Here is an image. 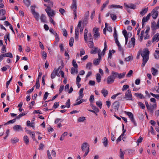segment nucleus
Instances as JSON below:
<instances>
[{
    "label": "nucleus",
    "instance_id": "obj_58",
    "mask_svg": "<svg viewBox=\"0 0 159 159\" xmlns=\"http://www.w3.org/2000/svg\"><path fill=\"white\" fill-rule=\"evenodd\" d=\"M92 66V63L91 62L88 63L86 65V67L89 69H91Z\"/></svg>",
    "mask_w": 159,
    "mask_h": 159
},
{
    "label": "nucleus",
    "instance_id": "obj_56",
    "mask_svg": "<svg viewBox=\"0 0 159 159\" xmlns=\"http://www.w3.org/2000/svg\"><path fill=\"white\" fill-rule=\"evenodd\" d=\"M35 104V102L34 101H32L30 103H29V108L30 109L32 108V106H34Z\"/></svg>",
    "mask_w": 159,
    "mask_h": 159
},
{
    "label": "nucleus",
    "instance_id": "obj_20",
    "mask_svg": "<svg viewBox=\"0 0 159 159\" xmlns=\"http://www.w3.org/2000/svg\"><path fill=\"white\" fill-rule=\"evenodd\" d=\"M159 40V33H157L155 35L153 36L152 40V42H153L155 41H158Z\"/></svg>",
    "mask_w": 159,
    "mask_h": 159
},
{
    "label": "nucleus",
    "instance_id": "obj_30",
    "mask_svg": "<svg viewBox=\"0 0 159 159\" xmlns=\"http://www.w3.org/2000/svg\"><path fill=\"white\" fill-rule=\"evenodd\" d=\"M122 33L125 38V44H126L127 43L128 39V38L127 35V31L125 30H124L122 31Z\"/></svg>",
    "mask_w": 159,
    "mask_h": 159
},
{
    "label": "nucleus",
    "instance_id": "obj_59",
    "mask_svg": "<svg viewBox=\"0 0 159 159\" xmlns=\"http://www.w3.org/2000/svg\"><path fill=\"white\" fill-rule=\"evenodd\" d=\"M85 51L84 49H80V55L81 57L83 55L85 54Z\"/></svg>",
    "mask_w": 159,
    "mask_h": 159
},
{
    "label": "nucleus",
    "instance_id": "obj_9",
    "mask_svg": "<svg viewBox=\"0 0 159 159\" xmlns=\"http://www.w3.org/2000/svg\"><path fill=\"white\" fill-rule=\"evenodd\" d=\"M72 4L70 6V8L73 10V12L77 11V0H72Z\"/></svg>",
    "mask_w": 159,
    "mask_h": 159
},
{
    "label": "nucleus",
    "instance_id": "obj_25",
    "mask_svg": "<svg viewBox=\"0 0 159 159\" xmlns=\"http://www.w3.org/2000/svg\"><path fill=\"white\" fill-rule=\"evenodd\" d=\"M102 143L105 147H107L108 144V141L107 138L105 137L102 139Z\"/></svg>",
    "mask_w": 159,
    "mask_h": 159
},
{
    "label": "nucleus",
    "instance_id": "obj_23",
    "mask_svg": "<svg viewBox=\"0 0 159 159\" xmlns=\"http://www.w3.org/2000/svg\"><path fill=\"white\" fill-rule=\"evenodd\" d=\"M109 7L110 8H120L121 9L123 8V7L122 6H120L118 5H114L112 4L109 6Z\"/></svg>",
    "mask_w": 159,
    "mask_h": 159
},
{
    "label": "nucleus",
    "instance_id": "obj_45",
    "mask_svg": "<svg viewBox=\"0 0 159 159\" xmlns=\"http://www.w3.org/2000/svg\"><path fill=\"white\" fill-rule=\"evenodd\" d=\"M19 141V139H18L16 138H12L11 139V142L13 143H16L17 142Z\"/></svg>",
    "mask_w": 159,
    "mask_h": 159
},
{
    "label": "nucleus",
    "instance_id": "obj_27",
    "mask_svg": "<svg viewBox=\"0 0 159 159\" xmlns=\"http://www.w3.org/2000/svg\"><path fill=\"white\" fill-rule=\"evenodd\" d=\"M101 93L104 97H106L108 94L107 90L105 89H102Z\"/></svg>",
    "mask_w": 159,
    "mask_h": 159
},
{
    "label": "nucleus",
    "instance_id": "obj_46",
    "mask_svg": "<svg viewBox=\"0 0 159 159\" xmlns=\"http://www.w3.org/2000/svg\"><path fill=\"white\" fill-rule=\"evenodd\" d=\"M77 72L78 71L77 68H75L73 67H72L71 68V72L72 74L77 73Z\"/></svg>",
    "mask_w": 159,
    "mask_h": 159
},
{
    "label": "nucleus",
    "instance_id": "obj_34",
    "mask_svg": "<svg viewBox=\"0 0 159 159\" xmlns=\"http://www.w3.org/2000/svg\"><path fill=\"white\" fill-rule=\"evenodd\" d=\"M101 58H98V59H96L93 61V64L96 65H97L99 63Z\"/></svg>",
    "mask_w": 159,
    "mask_h": 159
},
{
    "label": "nucleus",
    "instance_id": "obj_17",
    "mask_svg": "<svg viewBox=\"0 0 159 159\" xmlns=\"http://www.w3.org/2000/svg\"><path fill=\"white\" fill-rule=\"evenodd\" d=\"M115 110L118 111L120 107V103L118 101H116L112 104Z\"/></svg>",
    "mask_w": 159,
    "mask_h": 159
},
{
    "label": "nucleus",
    "instance_id": "obj_37",
    "mask_svg": "<svg viewBox=\"0 0 159 159\" xmlns=\"http://www.w3.org/2000/svg\"><path fill=\"white\" fill-rule=\"evenodd\" d=\"M126 74V72H124L122 73H121L120 74L118 73V78L119 79H121L123 78L125 75Z\"/></svg>",
    "mask_w": 159,
    "mask_h": 159
},
{
    "label": "nucleus",
    "instance_id": "obj_10",
    "mask_svg": "<svg viewBox=\"0 0 159 159\" xmlns=\"http://www.w3.org/2000/svg\"><path fill=\"white\" fill-rule=\"evenodd\" d=\"M99 29L97 28H95L93 29L94 38L95 39H98L100 36V34L98 32Z\"/></svg>",
    "mask_w": 159,
    "mask_h": 159
},
{
    "label": "nucleus",
    "instance_id": "obj_40",
    "mask_svg": "<svg viewBox=\"0 0 159 159\" xmlns=\"http://www.w3.org/2000/svg\"><path fill=\"white\" fill-rule=\"evenodd\" d=\"M144 33V31L143 30L141 31L140 34L139 36V40L140 41H142L143 38V34Z\"/></svg>",
    "mask_w": 159,
    "mask_h": 159
},
{
    "label": "nucleus",
    "instance_id": "obj_51",
    "mask_svg": "<svg viewBox=\"0 0 159 159\" xmlns=\"http://www.w3.org/2000/svg\"><path fill=\"white\" fill-rule=\"evenodd\" d=\"M85 100H80V101L76 102L75 103L73 104L74 106H76L82 103L83 102H85Z\"/></svg>",
    "mask_w": 159,
    "mask_h": 159
},
{
    "label": "nucleus",
    "instance_id": "obj_6",
    "mask_svg": "<svg viewBox=\"0 0 159 159\" xmlns=\"http://www.w3.org/2000/svg\"><path fill=\"white\" fill-rule=\"evenodd\" d=\"M35 6H31V11L35 18L37 20H38L39 18V14L35 11Z\"/></svg>",
    "mask_w": 159,
    "mask_h": 159
},
{
    "label": "nucleus",
    "instance_id": "obj_12",
    "mask_svg": "<svg viewBox=\"0 0 159 159\" xmlns=\"http://www.w3.org/2000/svg\"><path fill=\"white\" fill-rule=\"evenodd\" d=\"M135 45V39L134 38H132L131 41H129L128 44L129 48H134Z\"/></svg>",
    "mask_w": 159,
    "mask_h": 159
},
{
    "label": "nucleus",
    "instance_id": "obj_62",
    "mask_svg": "<svg viewBox=\"0 0 159 159\" xmlns=\"http://www.w3.org/2000/svg\"><path fill=\"white\" fill-rule=\"evenodd\" d=\"M24 2L25 5L27 7H29L30 5V2L28 0H24Z\"/></svg>",
    "mask_w": 159,
    "mask_h": 159
},
{
    "label": "nucleus",
    "instance_id": "obj_35",
    "mask_svg": "<svg viewBox=\"0 0 159 159\" xmlns=\"http://www.w3.org/2000/svg\"><path fill=\"white\" fill-rule=\"evenodd\" d=\"M107 44L106 42L105 41L104 42V48L102 51V55H104L105 53V51L107 50Z\"/></svg>",
    "mask_w": 159,
    "mask_h": 159
},
{
    "label": "nucleus",
    "instance_id": "obj_48",
    "mask_svg": "<svg viewBox=\"0 0 159 159\" xmlns=\"http://www.w3.org/2000/svg\"><path fill=\"white\" fill-rule=\"evenodd\" d=\"M74 39L73 38V37L71 38L70 39L69 42V45L70 47H72L73 46V43H74Z\"/></svg>",
    "mask_w": 159,
    "mask_h": 159
},
{
    "label": "nucleus",
    "instance_id": "obj_63",
    "mask_svg": "<svg viewBox=\"0 0 159 159\" xmlns=\"http://www.w3.org/2000/svg\"><path fill=\"white\" fill-rule=\"evenodd\" d=\"M91 107H92V109L94 111H95L96 112H99V109L96 107L95 106H94L93 105L92 106H91Z\"/></svg>",
    "mask_w": 159,
    "mask_h": 159
},
{
    "label": "nucleus",
    "instance_id": "obj_8",
    "mask_svg": "<svg viewBox=\"0 0 159 159\" xmlns=\"http://www.w3.org/2000/svg\"><path fill=\"white\" fill-rule=\"evenodd\" d=\"M44 2L45 3L44 4V6L46 7L47 8H51L53 6V2L50 0H43Z\"/></svg>",
    "mask_w": 159,
    "mask_h": 159
},
{
    "label": "nucleus",
    "instance_id": "obj_2",
    "mask_svg": "<svg viewBox=\"0 0 159 159\" xmlns=\"http://www.w3.org/2000/svg\"><path fill=\"white\" fill-rule=\"evenodd\" d=\"M151 102L152 103V104H150V106L149 105L148 102L145 101V103L148 110H149L150 112L152 114L153 113L154 109L157 108V104L156 100H150Z\"/></svg>",
    "mask_w": 159,
    "mask_h": 159
},
{
    "label": "nucleus",
    "instance_id": "obj_31",
    "mask_svg": "<svg viewBox=\"0 0 159 159\" xmlns=\"http://www.w3.org/2000/svg\"><path fill=\"white\" fill-rule=\"evenodd\" d=\"M23 139L25 143L27 145L29 144V140L28 136L27 135H25L24 136Z\"/></svg>",
    "mask_w": 159,
    "mask_h": 159
},
{
    "label": "nucleus",
    "instance_id": "obj_39",
    "mask_svg": "<svg viewBox=\"0 0 159 159\" xmlns=\"http://www.w3.org/2000/svg\"><path fill=\"white\" fill-rule=\"evenodd\" d=\"M120 158L121 159H124L125 152L122 151V149H120Z\"/></svg>",
    "mask_w": 159,
    "mask_h": 159
},
{
    "label": "nucleus",
    "instance_id": "obj_19",
    "mask_svg": "<svg viewBox=\"0 0 159 159\" xmlns=\"http://www.w3.org/2000/svg\"><path fill=\"white\" fill-rule=\"evenodd\" d=\"M114 81V78L111 75L109 76L107 79V83L108 84H111L113 83Z\"/></svg>",
    "mask_w": 159,
    "mask_h": 159
},
{
    "label": "nucleus",
    "instance_id": "obj_4",
    "mask_svg": "<svg viewBox=\"0 0 159 159\" xmlns=\"http://www.w3.org/2000/svg\"><path fill=\"white\" fill-rule=\"evenodd\" d=\"M61 67L59 66L58 68H55L51 75V77L53 79L56 76H60V75L58 73L59 70L61 69Z\"/></svg>",
    "mask_w": 159,
    "mask_h": 159
},
{
    "label": "nucleus",
    "instance_id": "obj_43",
    "mask_svg": "<svg viewBox=\"0 0 159 159\" xmlns=\"http://www.w3.org/2000/svg\"><path fill=\"white\" fill-rule=\"evenodd\" d=\"M4 57H7L12 58L13 57V56L12 54L10 52H8L5 54H4Z\"/></svg>",
    "mask_w": 159,
    "mask_h": 159
},
{
    "label": "nucleus",
    "instance_id": "obj_11",
    "mask_svg": "<svg viewBox=\"0 0 159 159\" xmlns=\"http://www.w3.org/2000/svg\"><path fill=\"white\" fill-rule=\"evenodd\" d=\"M151 16V14L150 13L148 14L146 17H144L142 20V26L143 27L144 26L145 23L147 22L150 19V16Z\"/></svg>",
    "mask_w": 159,
    "mask_h": 159
},
{
    "label": "nucleus",
    "instance_id": "obj_16",
    "mask_svg": "<svg viewBox=\"0 0 159 159\" xmlns=\"http://www.w3.org/2000/svg\"><path fill=\"white\" fill-rule=\"evenodd\" d=\"M125 97L126 98L132 99V95L131 91L130 89H128L125 93Z\"/></svg>",
    "mask_w": 159,
    "mask_h": 159
},
{
    "label": "nucleus",
    "instance_id": "obj_28",
    "mask_svg": "<svg viewBox=\"0 0 159 159\" xmlns=\"http://www.w3.org/2000/svg\"><path fill=\"white\" fill-rule=\"evenodd\" d=\"M115 52V51L114 50H110L108 55V59H111L112 57V54Z\"/></svg>",
    "mask_w": 159,
    "mask_h": 159
},
{
    "label": "nucleus",
    "instance_id": "obj_21",
    "mask_svg": "<svg viewBox=\"0 0 159 159\" xmlns=\"http://www.w3.org/2000/svg\"><path fill=\"white\" fill-rule=\"evenodd\" d=\"M13 129L15 131H22L23 129L21 125H16L13 127Z\"/></svg>",
    "mask_w": 159,
    "mask_h": 159
},
{
    "label": "nucleus",
    "instance_id": "obj_36",
    "mask_svg": "<svg viewBox=\"0 0 159 159\" xmlns=\"http://www.w3.org/2000/svg\"><path fill=\"white\" fill-rule=\"evenodd\" d=\"M151 72L153 75H155L157 74V70L153 67H152L151 69Z\"/></svg>",
    "mask_w": 159,
    "mask_h": 159
},
{
    "label": "nucleus",
    "instance_id": "obj_14",
    "mask_svg": "<svg viewBox=\"0 0 159 159\" xmlns=\"http://www.w3.org/2000/svg\"><path fill=\"white\" fill-rule=\"evenodd\" d=\"M124 5L125 9L127 10L129 8L134 9L136 8V6L132 4H127L126 3H124Z\"/></svg>",
    "mask_w": 159,
    "mask_h": 159
},
{
    "label": "nucleus",
    "instance_id": "obj_13",
    "mask_svg": "<svg viewBox=\"0 0 159 159\" xmlns=\"http://www.w3.org/2000/svg\"><path fill=\"white\" fill-rule=\"evenodd\" d=\"M152 15V18L154 19H156L157 17L158 13V11L155 9H153L150 13Z\"/></svg>",
    "mask_w": 159,
    "mask_h": 159
},
{
    "label": "nucleus",
    "instance_id": "obj_55",
    "mask_svg": "<svg viewBox=\"0 0 159 159\" xmlns=\"http://www.w3.org/2000/svg\"><path fill=\"white\" fill-rule=\"evenodd\" d=\"M97 105L98 107L100 108H101L102 106V102L100 101H98L96 102Z\"/></svg>",
    "mask_w": 159,
    "mask_h": 159
},
{
    "label": "nucleus",
    "instance_id": "obj_24",
    "mask_svg": "<svg viewBox=\"0 0 159 159\" xmlns=\"http://www.w3.org/2000/svg\"><path fill=\"white\" fill-rule=\"evenodd\" d=\"M122 130H123V133L121 134V136H124L123 137H122V139L124 141H125L123 139H125L126 137V136L125 134V133L126 132L125 129H124V126L123 124H122Z\"/></svg>",
    "mask_w": 159,
    "mask_h": 159
},
{
    "label": "nucleus",
    "instance_id": "obj_53",
    "mask_svg": "<svg viewBox=\"0 0 159 159\" xmlns=\"http://www.w3.org/2000/svg\"><path fill=\"white\" fill-rule=\"evenodd\" d=\"M148 60L147 59H143V63L142 64L141 66L142 67H143L145 66L146 63L147 62V61Z\"/></svg>",
    "mask_w": 159,
    "mask_h": 159
},
{
    "label": "nucleus",
    "instance_id": "obj_44",
    "mask_svg": "<svg viewBox=\"0 0 159 159\" xmlns=\"http://www.w3.org/2000/svg\"><path fill=\"white\" fill-rule=\"evenodd\" d=\"M111 74L112 75L111 76L113 77L114 79L118 77V73L117 72L112 71L111 73Z\"/></svg>",
    "mask_w": 159,
    "mask_h": 159
},
{
    "label": "nucleus",
    "instance_id": "obj_41",
    "mask_svg": "<svg viewBox=\"0 0 159 159\" xmlns=\"http://www.w3.org/2000/svg\"><path fill=\"white\" fill-rule=\"evenodd\" d=\"M101 77L99 74H97L96 75V79L97 81L99 83L101 81Z\"/></svg>",
    "mask_w": 159,
    "mask_h": 159
},
{
    "label": "nucleus",
    "instance_id": "obj_26",
    "mask_svg": "<svg viewBox=\"0 0 159 159\" xmlns=\"http://www.w3.org/2000/svg\"><path fill=\"white\" fill-rule=\"evenodd\" d=\"M88 30L87 29H85L84 31V38L86 42H87L88 40Z\"/></svg>",
    "mask_w": 159,
    "mask_h": 159
},
{
    "label": "nucleus",
    "instance_id": "obj_15",
    "mask_svg": "<svg viewBox=\"0 0 159 159\" xmlns=\"http://www.w3.org/2000/svg\"><path fill=\"white\" fill-rule=\"evenodd\" d=\"M145 93L146 96L148 97L149 98L150 97V95H151L153 97L157 99H159V94H155L152 93H149L148 91L146 90L145 91Z\"/></svg>",
    "mask_w": 159,
    "mask_h": 159
},
{
    "label": "nucleus",
    "instance_id": "obj_5",
    "mask_svg": "<svg viewBox=\"0 0 159 159\" xmlns=\"http://www.w3.org/2000/svg\"><path fill=\"white\" fill-rule=\"evenodd\" d=\"M51 8H48L45 9L48 16L50 18L54 16L55 14V12L54 10L52 9Z\"/></svg>",
    "mask_w": 159,
    "mask_h": 159
},
{
    "label": "nucleus",
    "instance_id": "obj_1",
    "mask_svg": "<svg viewBox=\"0 0 159 159\" xmlns=\"http://www.w3.org/2000/svg\"><path fill=\"white\" fill-rule=\"evenodd\" d=\"M82 22V20L79 21V23L77 25V26L75 29V40L77 41L79 39V30L80 29V33L82 34V33L84 27L83 26H81V24Z\"/></svg>",
    "mask_w": 159,
    "mask_h": 159
},
{
    "label": "nucleus",
    "instance_id": "obj_64",
    "mask_svg": "<svg viewBox=\"0 0 159 159\" xmlns=\"http://www.w3.org/2000/svg\"><path fill=\"white\" fill-rule=\"evenodd\" d=\"M72 65L75 68H77L78 67L76 61L74 60L72 61Z\"/></svg>",
    "mask_w": 159,
    "mask_h": 159
},
{
    "label": "nucleus",
    "instance_id": "obj_22",
    "mask_svg": "<svg viewBox=\"0 0 159 159\" xmlns=\"http://www.w3.org/2000/svg\"><path fill=\"white\" fill-rule=\"evenodd\" d=\"M124 112L125 114H126L128 116L130 120L134 118V115L131 112L129 111H125Z\"/></svg>",
    "mask_w": 159,
    "mask_h": 159
},
{
    "label": "nucleus",
    "instance_id": "obj_54",
    "mask_svg": "<svg viewBox=\"0 0 159 159\" xmlns=\"http://www.w3.org/2000/svg\"><path fill=\"white\" fill-rule=\"evenodd\" d=\"M59 11L60 13L62 15H64L66 13L65 10L64 9L61 8H60L59 9Z\"/></svg>",
    "mask_w": 159,
    "mask_h": 159
},
{
    "label": "nucleus",
    "instance_id": "obj_49",
    "mask_svg": "<svg viewBox=\"0 0 159 159\" xmlns=\"http://www.w3.org/2000/svg\"><path fill=\"white\" fill-rule=\"evenodd\" d=\"M88 45L89 47L90 48H92L93 47V41L90 40L88 42Z\"/></svg>",
    "mask_w": 159,
    "mask_h": 159
},
{
    "label": "nucleus",
    "instance_id": "obj_47",
    "mask_svg": "<svg viewBox=\"0 0 159 159\" xmlns=\"http://www.w3.org/2000/svg\"><path fill=\"white\" fill-rule=\"evenodd\" d=\"M85 117H80L77 119L78 122H83L85 120Z\"/></svg>",
    "mask_w": 159,
    "mask_h": 159
},
{
    "label": "nucleus",
    "instance_id": "obj_61",
    "mask_svg": "<svg viewBox=\"0 0 159 159\" xmlns=\"http://www.w3.org/2000/svg\"><path fill=\"white\" fill-rule=\"evenodd\" d=\"M138 104L142 109H143L145 108V107L144 105L141 102H139Z\"/></svg>",
    "mask_w": 159,
    "mask_h": 159
},
{
    "label": "nucleus",
    "instance_id": "obj_29",
    "mask_svg": "<svg viewBox=\"0 0 159 159\" xmlns=\"http://www.w3.org/2000/svg\"><path fill=\"white\" fill-rule=\"evenodd\" d=\"M92 48L90 52V53L93 54H96L97 52L98 49L96 47H94Z\"/></svg>",
    "mask_w": 159,
    "mask_h": 159
},
{
    "label": "nucleus",
    "instance_id": "obj_60",
    "mask_svg": "<svg viewBox=\"0 0 159 159\" xmlns=\"http://www.w3.org/2000/svg\"><path fill=\"white\" fill-rule=\"evenodd\" d=\"M133 59L132 56H129L125 58V60L127 61H129Z\"/></svg>",
    "mask_w": 159,
    "mask_h": 159
},
{
    "label": "nucleus",
    "instance_id": "obj_50",
    "mask_svg": "<svg viewBox=\"0 0 159 159\" xmlns=\"http://www.w3.org/2000/svg\"><path fill=\"white\" fill-rule=\"evenodd\" d=\"M46 18V16L43 14H42L40 17V19L41 20V21L43 22H45Z\"/></svg>",
    "mask_w": 159,
    "mask_h": 159
},
{
    "label": "nucleus",
    "instance_id": "obj_33",
    "mask_svg": "<svg viewBox=\"0 0 159 159\" xmlns=\"http://www.w3.org/2000/svg\"><path fill=\"white\" fill-rule=\"evenodd\" d=\"M148 8H146L143 9L140 12V14L142 16H143L148 11Z\"/></svg>",
    "mask_w": 159,
    "mask_h": 159
},
{
    "label": "nucleus",
    "instance_id": "obj_7",
    "mask_svg": "<svg viewBox=\"0 0 159 159\" xmlns=\"http://www.w3.org/2000/svg\"><path fill=\"white\" fill-rule=\"evenodd\" d=\"M151 29L152 30H155L159 29V18L157 20V23L155 21L152 23Z\"/></svg>",
    "mask_w": 159,
    "mask_h": 159
},
{
    "label": "nucleus",
    "instance_id": "obj_18",
    "mask_svg": "<svg viewBox=\"0 0 159 159\" xmlns=\"http://www.w3.org/2000/svg\"><path fill=\"white\" fill-rule=\"evenodd\" d=\"M81 148L83 151H84L86 148H87V150H88V148L89 149V145L87 143H83L81 147Z\"/></svg>",
    "mask_w": 159,
    "mask_h": 159
},
{
    "label": "nucleus",
    "instance_id": "obj_52",
    "mask_svg": "<svg viewBox=\"0 0 159 159\" xmlns=\"http://www.w3.org/2000/svg\"><path fill=\"white\" fill-rule=\"evenodd\" d=\"M42 56L43 59H46L47 57V55L46 52L44 51L42 52Z\"/></svg>",
    "mask_w": 159,
    "mask_h": 159
},
{
    "label": "nucleus",
    "instance_id": "obj_57",
    "mask_svg": "<svg viewBox=\"0 0 159 159\" xmlns=\"http://www.w3.org/2000/svg\"><path fill=\"white\" fill-rule=\"evenodd\" d=\"M70 100H67L65 106H66V107L67 108H69L70 107Z\"/></svg>",
    "mask_w": 159,
    "mask_h": 159
},
{
    "label": "nucleus",
    "instance_id": "obj_42",
    "mask_svg": "<svg viewBox=\"0 0 159 159\" xmlns=\"http://www.w3.org/2000/svg\"><path fill=\"white\" fill-rule=\"evenodd\" d=\"M68 134V133L66 132H64L61 135L60 138V140L61 141L62 140L65 136H66Z\"/></svg>",
    "mask_w": 159,
    "mask_h": 159
},
{
    "label": "nucleus",
    "instance_id": "obj_3",
    "mask_svg": "<svg viewBox=\"0 0 159 159\" xmlns=\"http://www.w3.org/2000/svg\"><path fill=\"white\" fill-rule=\"evenodd\" d=\"M141 55L143 59H149V51L148 49L145 48L142 51L141 53Z\"/></svg>",
    "mask_w": 159,
    "mask_h": 159
},
{
    "label": "nucleus",
    "instance_id": "obj_32",
    "mask_svg": "<svg viewBox=\"0 0 159 159\" xmlns=\"http://www.w3.org/2000/svg\"><path fill=\"white\" fill-rule=\"evenodd\" d=\"M134 95L136 97H138L139 98L142 99L144 98L143 96L141 93H137L134 94Z\"/></svg>",
    "mask_w": 159,
    "mask_h": 159
},
{
    "label": "nucleus",
    "instance_id": "obj_38",
    "mask_svg": "<svg viewBox=\"0 0 159 159\" xmlns=\"http://www.w3.org/2000/svg\"><path fill=\"white\" fill-rule=\"evenodd\" d=\"M10 68V66L8 65H6L5 66L2 68L1 69V71L3 72L5 71L7 69Z\"/></svg>",
    "mask_w": 159,
    "mask_h": 159
}]
</instances>
